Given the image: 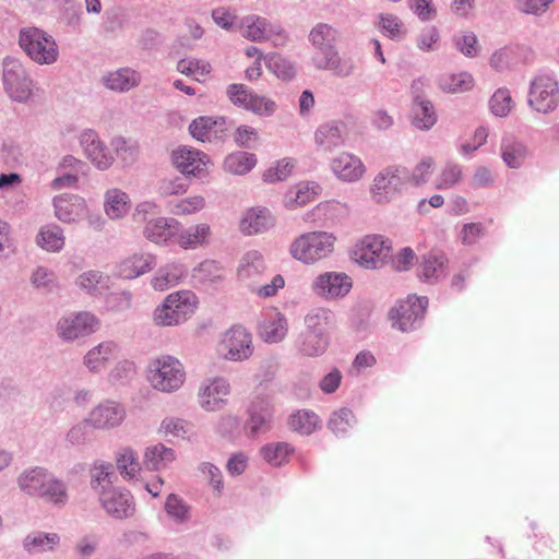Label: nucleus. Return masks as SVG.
Here are the masks:
<instances>
[{"instance_id":"obj_53","label":"nucleus","mask_w":559,"mask_h":559,"mask_svg":"<svg viewBox=\"0 0 559 559\" xmlns=\"http://www.w3.org/2000/svg\"><path fill=\"white\" fill-rule=\"evenodd\" d=\"M76 285L86 293L96 295L107 287V277L99 271L91 270L79 275Z\"/></svg>"},{"instance_id":"obj_21","label":"nucleus","mask_w":559,"mask_h":559,"mask_svg":"<svg viewBox=\"0 0 559 559\" xmlns=\"http://www.w3.org/2000/svg\"><path fill=\"white\" fill-rule=\"evenodd\" d=\"M209 162V156L195 148L180 147L173 152L174 165L187 176L201 177Z\"/></svg>"},{"instance_id":"obj_6","label":"nucleus","mask_w":559,"mask_h":559,"mask_svg":"<svg viewBox=\"0 0 559 559\" xmlns=\"http://www.w3.org/2000/svg\"><path fill=\"white\" fill-rule=\"evenodd\" d=\"M391 257V241L380 235L365 236L352 250V259L368 270L381 269Z\"/></svg>"},{"instance_id":"obj_62","label":"nucleus","mask_w":559,"mask_h":559,"mask_svg":"<svg viewBox=\"0 0 559 559\" xmlns=\"http://www.w3.org/2000/svg\"><path fill=\"white\" fill-rule=\"evenodd\" d=\"M276 108L277 106L272 99L252 93L245 109L259 116L269 117L275 112Z\"/></svg>"},{"instance_id":"obj_19","label":"nucleus","mask_w":559,"mask_h":559,"mask_svg":"<svg viewBox=\"0 0 559 559\" xmlns=\"http://www.w3.org/2000/svg\"><path fill=\"white\" fill-rule=\"evenodd\" d=\"M420 81L412 84V123L419 130H430L437 122V114L432 103L420 94Z\"/></svg>"},{"instance_id":"obj_46","label":"nucleus","mask_w":559,"mask_h":559,"mask_svg":"<svg viewBox=\"0 0 559 559\" xmlns=\"http://www.w3.org/2000/svg\"><path fill=\"white\" fill-rule=\"evenodd\" d=\"M289 427L300 435H311L320 424L319 416L311 411L301 409L290 415Z\"/></svg>"},{"instance_id":"obj_54","label":"nucleus","mask_w":559,"mask_h":559,"mask_svg":"<svg viewBox=\"0 0 559 559\" xmlns=\"http://www.w3.org/2000/svg\"><path fill=\"white\" fill-rule=\"evenodd\" d=\"M512 106L513 100L507 87L498 88L489 100L490 110L497 117H507Z\"/></svg>"},{"instance_id":"obj_31","label":"nucleus","mask_w":559,"mask_h":559,"mask_svg":"<svg viewBox=\"0 0 559 559\" xmlns=\"http://www.w3.org/2000/svg\"><path fill=\"white\" fill-rule=\"evenodd\" d=\"M265 261L261 252L250 250L246 252L237 269V276L241 282H257L265 271Z\"/></svg>"},{"instance_id":"obj_3","label":"nucleus","mask_w":559,"mask_h":559,"mask_svg":"<svg viewBox=\"0 0 559 559\" xmlns=\"http://www.w3.org/2000/svg\"><path fill=\"white\" fill-rule=\"evenodd\" d=\"M527 106L543 115L554 112L559 106V82L550 73L536 74L530 82Z\"/></svg>"},{"instance_id":"obj_18","label":"nucleus","mask_w":559,"mask_h":559,"mask_svg":"<svg viewBox=\"0 0 559 559\" xmlns=\"http://www.w3.org/2000/svg\"><path fill=\"white\" fill-rule=\"evenodd\" d=\"M353 286L352 278L345 273L326 272L313 282V292L324 298H338L347 295Z\"/></svg>"},{"instance_id":"obj_27","label":"nucleus","mask_w":559,"mask_h":559,"mask_svg":"<svg viewBox=\"0 0 559 559\" xmlns=\"http://www.w3.org/2000/svg\"><path fill=\"white\" fill-rule=\"evenodd\" d=\"M340 32L328 23L316 24L309 33V41L317 50L314 55H325L336 48Z\"/></svg>"},{"instance_id":"obj_47","label":"nucleus","mask_w":559,"mask_h":559,"mask_svg":"<svg viewBox=\"0 0 559 559\" xmlns=\"http://www.w3.org/2000/svg\"><path fill=\"white\" fill-rule=\"evenodd\" d=\"M257 164L255 155L248 152H236L229 154L224 160L226 171L234 175H245Z\"/></svg>"},{"instance_id":"obj_25","label":"nucleus","mask_w":559,"mask_h":559,"mask_svg":"<svg viewBox=\"0 0 559 559\" xmlns=\"http://www.w3.org/2000/svg\"><path fill=\"white\" fill-rule=\"evenodd\" d=\"M288 332V323L285 316L276 310L267 311L259 324L261 338L270 344L282 342Z\"/></svg>"},{"instance_id":"obj_61","label":"nucleus","mask_w":559,"mask_h":559,"mask_svg":"<svg viewBox=\"0 0 559 559\" xmlns=\"http://www.w3.org/2000/svg\"><path fill=\"white\" fill-rule=\"evenodd\" d=\"M461 178V166L457 164L448 163L437 179L436 188L440 190L450 189L459 183Z\"/></svg>"},{"instance_id":"obj_58","label":"nucleus","mask_w":559,"mask_h":559,"mask_svg":"<svg viewBox=\"0 0 559 559\" xmlns=\"http://www.w3.org/2000/svg\"><path fill=\"white\" fill-rule=\"evenodd\" d=\"M266 66L278 79L292 80L296 75L293 62L280 55L269 57Z\"/></svg>"},{"instance_id":"obj_38","label":"nucleus","mask_w":559,"mask_h":559,"mask_svg":"<svg viewBox=\"0 0 559 559\" xmlns=\"http://www.w3.org/2000/svg\"><path fill=\"white\" fill-rule=\"evenodd\" d=\"M175 457L173 449L165 447L163 443H157L146 448L143 465L148 471H159L167 467Z\"/></svg>"},{"instance_id":"obj_13","label":"nucleus","mask_w":559,"mask_h":559,"mask_svg":"<svg viewBox=\"0 0 559 559\" xmlns=\"http://www.w3.org/2000/svg\"><path fill=\"white\" fill-rule=\"evenodd\" d=\"M124 418V406L116 401L106 400L91 409L86 423L94 429L110 430L119 427Z\"/></svg>"},{"instance_id":"obj_1","label":"nucleus","mask_w":559,"mask_h":559,"mask_svg":"<svg viewBox=\"0 0 559 559\" xmlns=\"http://www.w3.org/2000/svg\"><path fill=\"white\" fill-rule=\"evenodd\" d=\"M197 296L190 290L169 294L153 313V320L159 326H173L185 322L197 308Z\"/></svg>"},{"instance_id":"obj_49","label":"nucleus","mask_w":559,"mask_h":559,"mask_svg":"<svg viewBox=\"0 0 559 559\" xmlns=\"http://www.w3.org/2000/svg\"><path fill=\"white\" fill-rule=\"evenodd\" d=\"M110 145L124 165H132L138 159L139 145L135 141L116 136L111 140Z\"/></svg>"},{"instance_id":"obj_37","label":"nucleus","mask_w":559,"mask_h":559,"mask_svg":"<svg viewBox=\"0 0 559 559\" xmlns=\"http://www.w3.org/2000/svg\"><path fill=\"white\" fill-rule=\"evenodd\" d=\"M88 473L91 488L97 493V496L102 493V490L114 487L112 480L116 475L111 463L99 460L95 461Z\"/></svg>"},{"instance_id":"obj_11","label":"nucleus","mask_w":559,"mask_h":559,"mask_svg":"<svg viewBox=\"0 0 559 559\" xmlns=\"http://www.w3.org/2000/svg\"><path fill=\"white\" fill-rule=\"evenodd\" d=\"M99 328V320L91 312H78L63 316L57 323V334L66 342L88 336Z\"/></svg>"},{"instance_id":"obj_24","label":"nucleus","mask_w":559,"mask_h":559,"mask_svg":"<svg viewBox=\"0 0 559 559\" xmlns=\"http://www.w3.org/2000/svg\"><path fill=\"white\" fill-rule=\"evenodd\" d=\"M247 428L251 436H258L267 431L271 427L273 409L270 401L263 396H257L249 407Z\"/></svg>"},{"instance_id":"obj_44","label":"nucleus","mask_w":559,"mask_h":559,"mask_svg":"<svg viewBox=\"0 0 559 559\" xmlns=\"http://www.w3.org/2000/svg\"><path fill=\"white\" fill-rule=\"evenodd\" d=\"M104 207L108 217L117 219L129 211L130 199L126 192L114 188L106 192Z\"/></svg>"},{"instance_id":"obj_23","label":"nucleus","mask_w":559,"mask_h":559,"mask_svg":"<svg viewBox=\"0 0 559 559\" xmlns=\"http://www.w3.org/2000/svg\"><path fill=\"white\" fill-rule=\"evenodd\" d=\"M331 170L334 176L344 182L358 181L365 174L366 167L361 159L350 153H341L331 160Z\"/></svg>"},{"instance_id":"obj_50","label":"nucleus","mask_w":559,"mask_h":559,"mask_svg":"<svg viewBox=\"0 0 559 559\" xmlns=\"http://www.w3.org/2000/svg\"><path fill=\"white\" fill-rule=\"evenodd\" d=\"M354 423V413L349 408L343 407L331 414L328 428L336 436H345Z\"/></svg>"},{"instance_id":"obj_33","label":"nucleus","mask_w":559,"mask_h":559,"mask_svg":"<svg viewBox=\"0 0 559 559\" xmlns=\"http://www.w3.org/2000/svg\"><path fill=\"white\" fill-rule=\"evenodd\" d=\"M179 223L174 218L157 217L150 219L144 228V236L152 242H165L178 233Z\"/></svg>"},{"instance_id":"obj_51","label":"nucleus","mask_w":559,"mask_h":559,"mask_svg":"<svg viewBox=\"0 0 559 559\" xmlns=\"http://www.w3.org/2000/svg\"><path fill=\"white\" fill-rule=\"evenodd\" d=\"M293 453V448L286 442L266 444L261 449L263 459L273 466H281Z\"/></svg>"},{"instance_id":"obj_52","label":"nucleus","mask_w":559,"mask_h":559,"mask_svg":"<svg viewBox=\"0 0 559 559\" xmlns=\"http://www.w3.org/2000/svg\"><path fill=\"white\" fill-rule=\"evenodd\" d=\"M473 76L467 72L444 75L440 79V87L449 93H461L473 87Z\"/></svg>"},{"instance_id":"obj_57","label":"nucleus","mask_w":559,"mask_h":559,"mask_svg":"<svg viewBox=\"0 0 559 559\" xmlns=\"http://www.w3.org/2000/svg\"><path fill=\"white\" fill-rule=\"evenodd\" d=\"M32 284L40 290L50 293L58 287L57 276L45 266H37L31 276Z\"/></svg>"},{"instance_id":"obj_30","label":"nucleus","mask_w":559,"mask_h":559,"mask_svg":"<svg viewBox=\"0 0 559 559\" xmlns=\"http://www.w3.org/2000/svg\"><path fill=\"white\" fill-rule=\"evenodd\" d=\"M118 349L112 341H105L90 349L84 358L83 365L93 373L100 372Z\"/></svg>"},{"instance_id":"obj_5","label":"nucleus","mask_w":559,"mask_h":559,"mask_svg":"<svg viewBox=\"0 0 559 559\" xmlns=\"http://www.w3.org/2000/svg\"><path fill=\"white\" fill-rule=\"evenodd\" d=\"M186 372L182 364L170 355H163L150 364L148 380L155 390L171 393L181 388Z\"/></svg>"},{"instance_id":"obj_34","label":"nucleus","mask_w":559,"mask_h":559,"mask_svg":"<svg viewBox=\"0 0 559 559\" xmlns=\"http://www.w3.org/2000/svg\"><path fill=\"white\" fill-rule=\"evenodd\" d=\"M188 269L178 262L168 263L158 269L152 278V286L155 290H166L177 284L187 276Z\"/></svg>"},{"instance_id":"obj_28","label":"nucleus","mask_w":559,"mask_h":559,"mask_svg":"<svg viewBox=\"0 0 559 559\" xmlns=\"http://www.w3.org/2000/svg\"><path fill=\"white\" fill-rule=\"evenodd\" d=\"M274 225L271 212L265 207L248 210L240 221V229L246 235L261 234Z\"/></svg>"},{"instance_id":"obj_48","label":"nucleus","mask_w":559,"mask_h":559,"mask_svg":"<svg viewBox=\"0 0 559 559\" xmlns=\"http://www.w3.org/2000/svg\"><path fill=\"white\" fill-rule=\"evenodd\" d=\"M39 498H45L53 504L64 506L69 499L67 485L49 473Z\"/></svg>"},{"instance_id":"obj_43","label":"nucleus","mask_w":559,"mask_h":559,"mask_svg":"<svg viewBox=\"0 0 559 559\" xmlns=\"http://www.w3.org/2000/svg\"><path fill=\"white\" fill-rule=\"evenodd\" d=\"M501 156L510 168H519L527 157V147L524 143L506 136L501 143Z\"/></svg>"},{"instance_id":"obj_8","label":"nucleus","mask_w":559,"mask_h":559,"mask_svg":"<svg viewBox=\"0 0 559 559\" xmlns=\"http://www.w3.org/2000/svg\"><path fill=\"white\" fill-rule=\"evenodd\" d=\"M409 181V170L404 166H388L379 171L370 187L371 199L377 204H386L402 192Z\"/></svg>"},{"instance_id":"obj_39","label":"nucleus","mask_w":559,"mask_h":559,"mask_svg":"<svg viewBox=\"0 0 559 559\" xmlns=\"http://www.w3.org/2000/svg\"><path fill=\"white\" fill-rule=\"evenodd\" d=\"M177 242L183 249H195L205 245L211 235L207 224H198L186 229L178 230Z\"/></svg>"},{"instance_id":"obj_9","label":"nucleus","mask_w":559,"mask_h":559,"mask_svg":"<svg viewBox=\"0 0 559 559\" xmlns=\"http://www.w3.org/2000/svg\"><path fill=\"white\" fill-rule=\"evenodd\" d=\"M427 307V297L408 296L390 310L392 325L402 332L418 329L424 321Z\"/></svg>"},{"instance_id":"obj_40","label":"nucleus","mask_w":559,"mask_h":559,"mask_svg":"<svg viewBox=\"0 0 559 559\" xmlns=\"http://www.w3.org/2000/svg\"><path fill=\"white\" fill-rule=\"evenodd\" d=\"M60 543L57 533L32 532L23 540L24 549L29 554H39L52 550Z\"/></svg>"},{"instance_id":"obj_29","label":"nucleus","mask_w":559,"mask_h":559,"mask_svg":"<svg viewBox=\"0 0 559 559\" xmlns=\"http://www.w3.org/2000/svg\"><path fill=\"white\" fill-rule=\"evenodd\" d=\"M156 265L155 257L150 253L133 254L118 265V275L132 280L145 274Z\"/></svg>"},{"instance_id":"obj_14","label":"nucleus","mask_w":559,"mask_h":559,"mask_svg":"<svg viewBox=\"0 0 559 559\" xmlns=\"http://www.w3.org/2000/svg\"><path fill=\"white\" fill-rule=\"evenodd\" d=\"M98 500L106 513L118 520L132 516L135 510L130 491L120 487L102 490Z\"/></svg>"},{"instance_id":"obj_45","label":"nucleus","mask_w":559,"mask_h":559,"mask_svg":"<svg viewBox=\"0 0 559 559\" xmlns=\"http://www.w3.org/2000/svg\"><path fill=\"white\" fill-rule=\"evenodd\" d=\"M116 465L120 475L126 479L135 478L141 471L138 454L130 448H123L117 453Z\"/></svg>"},{"instance_id":"obj_2","label":"nucleus","mask_w":559,"mask_h":559,"mask_svg":"<svg viewBox=\"0 0 559 559\" xmlns=\"http://www.w3.org/2000/svg\"><path fill=\"white\" fill-rule=\"evenodd\" d=\"M19 44L37 64H52L58 60L59 48L55 38L40 28L27 27L21 29Z\"/></svg>"},{"instance_id":"obj_63","label":"nucleus","mask_w":559,"mask_h":559,"mask_svg":"<svg viewBox=\"0 0 559 559\" xmlns=\"http://www.w3.org/2000/svg\"><path fill=\"white\" fill-rule=\"evenodd\" d=\"M454 45L464 56L476 57L478 53V39L473 32L457 34L453 38Z\"/></svg>"},{"instance_id":"obj_64","label":"nucleus","mask_w":559,"mask_h":559,"mask_svg":"<svg viewBox=\"0 0 559 559\" xmlns=\"http://www.w3.org/2000/svg\"><path fill=\"white\" fill-rule=\"evenodd\" d=\"M105 305L112 312L127 311L132 305V294L128 290L112 292L107 295Z\"/></svg>"},{"instance_id":"obj_17","label":"nucleus","mask_w":559,"mask_h":559,"mask_svg":"<svg viewBox=\"0 0 559 559\" xmlns=\"http://www.w3.org/2000/svg\"><path fill=\"white\" fill-rule=\"evenodd\" d=\"M56 217L66 224L78 223L87 215L85 200L72 193L57 195L52 200Z\"/></svg>"},{"instance_id":"obj_32","label":"nucleus","mask_w":559,"mask_h":559,"mask_svg":"<svg viewBox=\"0 0 559 559\" xmlns=\"http://www.w3.org/2000/svg\"><path fill=\"white\" fill-rule=\"evenodd\" d=\"M141 75L131 68H121L103 76V84L110 91L124 93L138 86Z\"/></svg>"},{"instance_id":"obj_15","label":"nucleus","mask_w":559,"mask_h":559,"mask_svg":"<svg viewBox=\"0 0 559 559\" xmlns=\"http://www.w3.org/2000/svg\"><path fill=\"white\" fill-rule=\"evenodd\" d=\"M230 393L229 382L215 377L203 382L199 391V403L206 412H216L224 407Z\"/></svg>"},{"instance_id":"obj_36","label":"nucleus","mask_w":559,"mask_h":559,"mask_svg":"<svg viewBox=\"0 0 559 559\" xmlns=\"http://www.w3.org/2000/svg\"><path fill=\"white\" fill-rule=\"evenodd\" d=\"M329 346L328 334H316L302 331L296 340L298 353L306 357H319Z\"/></svg>"},{"instance_id":"obj_42","label":"nucleus","mask_w":559,"mask_h":559,"mask_svg":"<svg viewBox=\"0 0 559 559\" xmlns=\"http://www.w3.org/2000/svg\"><path fill=\"white\" fill-rule=\"evenodd\" d=\"M280 26L272 25L264 17H254L245 28L243 36L252 41H263L272 38L273 35H282Z\"/></svg>"},{"instance_id":"obj_4","label":"nucleus","mask_w":559,"mask_h":559,"mask_svg":"<svg viewBox=\"0 0 559 559\" xmlns=\"http://www.w3.org/2000/svg\"><path fill=\"white\" fill-rule=\"evenodd\" d=\"M334 241V236L326 231L306 233L292 242L289 253L304 263H314L333 251Z\"/></svg>"},{"instance_id":"obj_20","label":"nucleus","mask_w":559,"mask_h":559,"mask_svg":"<svg viewBox=\"0 0 559 559\" xmlns=\"http://www.w3.org/2000/svg\"><path fill=\"white\" fill-rule=\"evenodd\" d=\"M312 63L317 70L330 71L342 79L353 75L357 68L352 57H342L337 49L325 55H313Z\"/></svg>"},{"instance_id":"obj_55","label":"nucleus","mask_w":559,"mask_h":559,"mask_svg":"<svg viewBox=\"0 0 559 559\" xmlns=\"http://www.w3.org/2000/svg\"><path fill=\"white\" fill-rule=\"evenodd\" d=\"M378 27L380 32L393 40H399L404 34L403 22L393 14L381 13Z\"/></svg>"},{"instance_id":"obj_60","label":"nucleus","mask_w":559,"mask_h":559,"mask_svg":"<svg viewBox=\"0 0 559 559\" xmlns=\"http://www.w3.org/2000/svg\"><path fill=\"white\" fill-rule=\"evenodd\" d=\"M205 200L201 195H193L187 199L170 203V213L175 215H188L201 211Z\"/></svg>"},{"instance_id":"obj_12","label":"nucleus","mask_w":559,"mask_h":559,"mask_svg":"<svg viewBox=\"0 0 559 559\" xmlns=\"http://www.w3.org/2000/svg\"><path fill=\"white\" fill-rule=\"evenodd\" d=\"M79 144L84 156L98 170H107L115 157L94 129H84L79 135Z\"/></svg>"},{"instance_id":"obj_7","label":"nucleus","mask_w":559,"mask_h":559,"mask_svg":"<svg viewBox=\"0 0 559 559\" xmlns=\"http://www.w3.org/2000/svg\"><path fill=\"white\" fill-rule=\"evenodd\" d=\"M2 84L7 95L16 103H26L33 94V80L16 58L5 57L2 61Z\"/></svg>"},{"instance_id":"obj_10","label":"nucleus","mask_w":559,"mask_h":559,"mask_svg":"<svg viewBox=\"0 0 559 559\" xmlns=\"http://www.w3.org/2000/svg\"><path fill=\"white\" fill-rule=\"evenodd\" d=\"M218 353L228 360L242 361L253 353L252 335L241 325L225 331L218 344Z\"/></svg>"},{"instance_id":"obj_26","label":"nucleus","mask_w":559,"mask_h":559,"mask_svg":"<svg viewBox=\"0 0 559 559\" xmlns=\"http://www.w3.org/2000/svg\"><path fill=\"white\" fill-rule=\"evenodd\" d=\"M346 126L341 121H330L321 124L314 134L316 143L320 150L332 152L344 145Z\"/></svg>"},{"instance_id":"obj_35","label":"nucleus","mask_w":559,"mask_h":559,"mask_svg":"<svg viewBox=\"0 0 559 559\" xmlns=\"http://www.w3.org/2000/svg\"><path fill=\"white\" fill-rule=\"evenodd\" d=\"M49 472L44 467H34L23 471L17 477V486L24 493L39 497L44 490Z\"/></svg>"},{"instance_id":"obj_56","label":"nucleus","mask_w":559,"mask_h":559,"mask_svg":"<svg viewBox=\"0 0 559 559\" xmlns=\"http://www.w3.org/2000/svg\"><path fill=\"white\" fill-rule=\"evenodd\" d=\"M331 312L325 309H316L305 318L304 331L316 334H326Z\"/></svg>"},{"instance_id":"obj_16","label":"nucleus","mask_w":559,"mask_h":559,"mask_svg":"<svg viewBox=\"0 0 559 559\" xmlns=\"http://www.w3.org/2000/svg\"><path fill=\"white\" fill-rule=\"evenodd\" d=\"M228 130V121L224 117L200 116L189 124V132L197 141H222Z\"/></svg>"},{"instance_id":"obj_41","label":"nucleus","mask_w":559,"mask_h":559,"mask_svg":"<svg viewBox=\"0 0 559 559\" xmlns=\"http://www.w3.org/2000/svg\"><path fill=\"white\" fill-rule=\"evenodd\" d=\"M63 230L56 224L43 226L37 236L36 243L46 251L58 252L64 247Z\"/></svg>"},{"instance_id":"obj_59","label":"nucleus","mask_w":559,"mask_h":559,"mask_svg":"<svg viewBox=\"0 0 559 559\" xmlns=\"http://www.w3.org/2000/svg\"><path fill=\"white\" fill-rule=\"evenodd\" d=\"M320 190L321 188L317 182H300L296 186V191L293 192L294 198L289 197L287 205H289L292 201H294L297 205H306L307 203L314 200Z\"/></svg>"},{"instance_id":"obj_22","label":"nucleus","mask_w":559,"mask_h":559,"mask_svg":"<svg viewBox=\"0 0 559 559\" xmlns=\"http://www.w3.org/2000/svg\"><path fill=\"white\" fill-rule=\"evenodd\" d=\"M448 258L440 250H431L423 254L417 267V276L421 282L435 284L444 276Z\"/></svg>"}]
</instances>
